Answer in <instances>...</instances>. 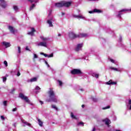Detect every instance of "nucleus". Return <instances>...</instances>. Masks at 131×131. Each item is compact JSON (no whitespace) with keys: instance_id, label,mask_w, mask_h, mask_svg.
<instances>
[{"instance_id":"obj_1","label":"nucleus","mask_w":131,"mask_h":131,"mask_svg":"<svg viewBox=\"0 0 131 131\" xmlns=\"http://www.w3.org/2000/svg\"><path fill=\"white\" fill-rule=\"evenodd\" d=\"M49 99L46 100V102H54V103H57L58 102V100H57V98H56V94H55V92H54V91L52 88L50 89V91L48 92Z\"/></svg>"},{"instance_id":"obj_2","label":"nucleus","mask_w":131,"mask_h":131,"mask_svg":"<svg viewBox=\"0 0 131 131\" xmlns=\"http://www.w3.org/2000/svg\"><path fill=\"white\" fill-rule=\"evenodd\" d=\"M69 36L71 39H75V38H82V37H86L88 34L86 33H80L79 34H76L73 32H71L69 33Z\"/></svg>"},{"instance_id":"obj_3","label":"nucleus","mask_w":131,"mask_h":131,"mask_svg":"<svg viewBox=\"0 0 131 131\" xmlns=\"http://www.w3.org/2000/svg\"><path fill=\"white\" fill-rule=\"evenodd\" d=\"M71 74L73 75H78V74H82V72L79 69H74L71 71Z\"/></svg>"},{"instance_id":"obj_4","label":"nucleus","mask_w":131,"mask_h":131,"mask_svg":"<svg viewBox=\"0 0 131 131\" xmlns=\"http://www.w3.org/2000/svg\"><path fill=\"white\" fill-rule=\"evenodd\" d=\"M19 98H20L21 100H24L26 103H30V102L29 99H28V97L27 96H25V95H24V94L23 93L19 94Z\"/></svg>"},{"instance_id":"obj_5","label":"nucleus","mask_w":131,"mask_h":131,"mask_svg":"<svg viewBox=\"0 0 131 131\" xmlns=\"http://www.w3.org/2000/svg\"><path fill=\"white\" fill-rule=\"evenodd\" d=\"M72 3L71 2H67L65 1H62V4L63 7H66V8H69L70 6H71V4Z\"/></svg>"},{"instance_id":"obj_6","label":"nucleus","mask_w":131,"mask_h":131,"mask_svg":"<svg viewBox=\"0 0 131 131\" xmlns=\"http://www.w3.org/2000/svg\"><path fill=\"white\" fill-rule=\"evenodd\" d=\"M102 121L103 122H104L105 124H106V125H107V126H108V127L110 126V123L111 122L110 120H109L108 118L103 119L102 120Z\"/></svg>"},{"instance_id":"obj_7","label":"nucleus","mask_w":131,"mask_h":131,"mask_svg":"<svg viewBox=\"0 0 131 131\" xmlns=\"http://www.w3.org/2000/svg\"><path fill=\"white\" fill-rule=\"evenodd\" d=\"M106 84H107V85H115L116 84H117V82L115 81H112V80H110V81H108V82H106Z\"/></svg>"},{"instance_id":"obj_8","label":"nucleus","mask_w":131,"mask_h":131,"mask_svg":"<svg viewBox=\"0 0 131 131\" xmlns=\"http://www.w3.org/2000/svg\"><path fill=\"white\" fill-rule=\"evenodd\" d=\"M89 13L90 14H94V13H102V11L97 9H95L93 11H90Z\"/></svg>"},{"instance_id":"obj_9","label":"nucleus","mask_w":131,"mask_h":131,"mask_svg":"<svg viewBox=\"0 0 131 131\" xmlns=\"http://www.w3.org/2000/svg\"><path fill=\"white\" fill-rule=\"evenodd\" d=\"M83 46V43L78 44L77 45V47L75 48L76 52H78L81 49Z\"/></svg>"},{"instance_id":"obj_10","label":"nucleus","mask_w":131,"mask_h":131,"mask_svg":"<svg viewBox=\"0 0 131 131\" xmlns=\"http://www.w3.org/2000/svg\"><path fill=\"white\" fill-rule=\"evenodd\" d=\"M55 6L56 8H63V1H61L60 3H55Z\"/></svg>"},{"instance_id":"obj_11","label":"nucleus","mask_w":131,"mask_h":131,"mask_svg":"<svg viewBox=\"0 0 131 131\" xmlns=\"http://www.w3.org/2000/svg\"><path fill=\"white\" fill-rule=\"evenodd\" d=\"M40 55H42L45 57H48V58H52L54 57V54L51 53L50 55H48V54L44 53L43 52H41Z\"/></svg>"},{"instance_id":"obj_12","label":"nucleus","mask_w":131,"mask_h":131,"mask_svg":"<svg viewBox=\"0 0 131 131\" xmlns=\"http://www.w3.org/2000/svg\"><path fill=\"white\" fill-rule=\"evenodd\" d=\"M35 31H36L35 30V29H34V28H31V32H29L28 33V34L29 35L33 36V35H34V32H35Z\"/></svg>"},{"instance_id":"obj_13","label":"nucleus","mask_w":131,"mask_h":131,"mask_svg":"<svg viewBox=\"0 0 131 131\" xmlns=\"http://www.w3.org/2000/svg\"><path fill=\"white\" fill-rule=\"evenodd\" d=\"M128 11V9H122L121 11L119 12V14H118V17L119 18H121V15H122V12H127Z\"/></svg>"},{"instance_id":"obj_14","label":"nucleus","mask_w":131,"mask_h":131,"mask_svg":"<svg viewBox=\"0 0 131 131\" xmlns=\"http://www.w3.org/2000/svg\"><path fill=\"white\" fill-rule=\"evenodd\" d=\"M8 29L10 30V32L14 34L15 33V29H14V27H13L11 26H8Z\"/></svg>"},{"instance_id":"obj_15","label":"nucleus","mask_w":131,"mask_h":131,"mask_svg":"<svg viewBox=\"0 0 131 131\" xmlns=\"http://www.w3.org/2000/svg\"><path fill=\"white\" fill-rule=\"evenodd\" d=\"M0 2H1V6L2 7V8H6L7 7V5H6V2L5 0H0Z\"/></svg>"},{"instance_id":"obj_16","label":"nucleus","mask_w":131,"mask_h":131,"mask_svg":"<svg viewBox=\"0 0 131 131\" xmlns=\"http://www.w3.org/2000/svg\"><path fill=\"white\" fill-rule=\"evenodd\" d=\"M39 47H45L47 48V42H40L37 44Z\"/></svg>"},{"instance_id":"obj_17","label":"nucleus","mask_w":131,"mask_h":131,"mask_svg":"<svg viewBox=\"0 0 131 131\" xmlns=\"http://www.w3.org/2000/svg\"><path fill=\"white\" fill-rule=\"evenodd\" d=\"M2 43L3 46H5L6 48H10V47H11V45H10V42L3 41Z\"/></svg>"},{"instance_id":"obj_18","label":"nucleus","mask_w":131,"mask_h":131,"mask_svg":"<svg viewBox=\"0 0 131 131\" xmlns=\"http://www.w3.org/2000/svg\"><path fill=\"white\" fill-rule=\"evenodd\" d=\"M47 22L48 24H49V27H53V26H54L53 25V23L52 22V21L51 20H47Z\"/></svg>"},{"instance_id":"obj_19","label":"nucleus","mask_w":131,"mask_h":131,"mask_svg":"<svg viewBox=\"0 0 131 131\" xmlns=\"http://www.w3.org/2000/svg\"><path fill=\"white\" fill-rule=\"evenodd\" d=\"M30 81L31 82H34L35 81H37V77H34V78H31L30 80Z\"/></svg>"},{"instance_id":"obj_20","label":"nucleus","mask_w":131,"mask_h":131,"mask_svg":"<svg viewBox=\"0 0 131 131\" xmlns=\"http://www.w3.org/2000/svg\"><path fill=\"white\" fill-rule=\"evenodd\" d=\"M71 116L73 119H77V118L76 117V116H74V115L73 114V113L72 112L71 113Z\"/></svg>"},{"instance_id":"obj_21","label":"nucleus","mask_w":131,"mask_h":131,"mask_svg":"<svg viewBox=\"0 0 131 131\" xmlns=\"http://www.w3.org/2000/svg\"><path fill=\"white\" fill-rule=\"evenodd\" d=\"M38 122L39 125H40V126H42V121H41L40 119H38Z\"/></svg>"},{"instance_id":"obj_22","label":"nucleus","mask_w":131,"mask_h":131,"mask_svg":"<svg viewBox=\"0 0 131 131\" xmlns=\"http://www.w3.org/2000/svg\"><path fill=\"white\" fill-rule=\"evenodd\" d=\"M57 81L58 83H59V85H60V86H62L63 84V82H62V81L60 80H57Z\"/></svg>"},{"instance_id":"obj_23","label":"nucleus","mask_w":131,"mask_h":131,"mask_svg":"<svg viewBox=\"0 0 131 131\" xmlns=\"http://www.w3.org/2000/svg\"><path fill=\"white\" fill-rule=\"evenodd\" d=\"M74 17L75 18H80L81 19H82V18H83V17H82V16L81 15H74Z\"/></svg>"},{"instance_id":"obj_24","label":"nucleus","mask_w":131,"mask_h":131,"mask_svg":"<svg viewBox=\"0 0 131 131\" xmlns=\"http://www.w3.org/2000/svg\"><path fill=\"white\" fill-rule=\"evenodd\" d=\"M13 9L14 10H15L16 12H18V10L19 8H18V6H13Z\"/></svg>"},{"instance_id":"obj_25","label":"nucleus","mask_w":131,"mask_h":131,"mask_svg":"<svg viewBox=\"0 0 131 131\" xmlns=\"http://www.w3.org/2000/svg\"><path fill=\"white\" fill-rule=\"evenodd\" d=\"M35 7V4H33L32 5V6L30 7V11H31Z\"/></svg>"},{"instance_id":"obj_26","label":"nucleus","mask_w":131,"mask_h":131,"mask_svg":"<svg viewBox=\"0 0 131 131\" xmlns=\"http://www.w3.org/2000/svg\"><path fill=\"white\" fill-rule=\"evenodd\" d=\"M81 125L82 126H84V123L83 122H80L78 123V125Z\"/></svg>"},{"instance_id":"obj_27","label":"nucleus","mask_w":131,"mask_h":131,"mask_svg":"<svg viewBox=\"0 0 131 131\" xmlns=\"http://www.w3.org/2000/svg\"><path fill=\"white\" fill-rule=\"evenodd\" d=\"M110 108V106L108 105L106 107H103L102 109L103 110H106V109H109Z\"/></svg>"},{"instance_id":"obj_28","label":"nucleus","mask_w":131,"mask_h":131,"mask_svg":"<svg viewBox=\"0 0 131 131\" xmlns=\"http://www.w3.org/2000/svg\"><path fill=\"white\" fill-rule=\"evenodd\" d=\"M40 38H41V39H42V40H43V41L48 40V38H45V37H42V36H41V37H40Z\"/></svg>"},{"instance_id":"obj_29","label":"nucleus","mask_w":131,"mask_h":131,"mask_svg":"<svg viewBox=\"0 0 131 131\" xmlns=\"http://www.w3.org/2000/svg\"><path fill=\"white\" fill-rule=\"evenodd\" d=\"M111 69H112V70H115V71H119L117 68H111Z\"/></svg>"},{"instance_id":"obj_30","label":"nucleus","mask_w":131,"mask_h":131,"mask_svg":"<svg viewBox=\"0 0 131 131\" xmlns=\"http://www.w3.org/2000/svg\"><path fill=\"white\" fill-rule=\"evenodd\" d=\"M52 107L53 108V109H56V110H58V107H56V105H52Z\"/></svg>"},{"instance_id":"obj_31","label":"nucleus","mask_w":131,"mask_h":131,"mask_svg":"<svg viewBox=\"0 0 131 131\" xmlns=\"http://www.w3.org/2000/svg\"><path fill=\"white\" fill-rule=\"evenodd\" d=\"M4 64H5V66H6V67H8V62H7V61L5 60V61H4Z\"/></svg>"},{"instance_id":"obj_32","label":"nucleus","mask_w":131,"mask_h":131,"mask_svg":"<svg viewBox=\"0 0 131 131\" xmlns=\"http://www.w3.org/2000/svg\"><path fill=\"white\" fill-rule=\"evenodd\" d=\"M26 51H29V52H31V50H30V49H29V48L28 47V46H26Z\"/></svg>"},{"instance_id":"obj_33","label":"nucleus","mask_w":131,"mask_h":131,"mask_svg":"<svg viewBox=\"0 0 131 131\" xmlns=\"http://www.w3.org/2000/svg\"><path fill=\"white\" fill-rule=\"evenodd\" d=\"M18 52L19 54H20V53H21V47H18Z\"/></svg>"},{"instance_id":"obj_34","label":"nucleus","mask_w":131,"mask_h":131,"mask_svg":"<svg viewBox=\"0 0 131 131\" xmlns=\"http://www.w3.org/2000/svg\"><path fill=\"white\" fill-rule=\"evenodd\" d=\"M3 82H5V81H7V78L6 77H4L3 78Z\"/></svg>"},{"instance_id":"obj_35","label":"nucleus","mask_w":131,"mask_h":131,"mask_svg":"<svg viewBox=\"0 0 131 131\" xmlns=\"http://www.w3.org/2000/svg\"><path fill=\"white\" fill-rule=\"evenodd\" d=\"M15 89H12L10 92L11 94H14V93H15Z\"/></svg>"},{"instance_id":"obj_36","label":"nucleus","mask_w":131,"mask_h":131,"mask_svg":"<svg viewBox=\"0 0 131 131\" xmlns=\"http://www.w3.org/2000/svg\"><path fill=\"white\" fill-rule=\"evenodd\" d=\"M8 102V101H4V102H3V104H4V106H7V103Z\"/></svg>"},{"instance_id":"obj_37","label":"nucleus","mask_w":131,"mask_h":131,"mask_svg":"<svg viewBox=\"0 0 131 131\" xmlns=\"http://www.w3.org/2000/svg\"><path fill=\"white\" fill-rule=\"evenodd\" d=\"M110 61H111V62H112V63H115V61L112 59V58H109Z\"/></svg>"},{"instance_id":"obj_38","label":"nucleus","mask_w":131,"mask_h":131,"mask_svg":"<svg viewBox=\"0 0 131 131\" xmlns=\"http://www.w3.org/2000/svg\"><path fill=\"white\" fill-rule=\"evenodd\" d=\"M95 77H96V78H99V74H96L95 75Z\"/></svg>"},{"instance_id":"obj_39","label":"nucleus","mask_w":131,"mask_h":131,"mask_svg":"<svg viewBox=\"0 0 131 131\" xmlns=\"http://www.w3.org/2000/svg\"><path fill=\"white\" fill-rule=\"evenodd\" d=\"M38 57L37 55L34 54V59H36Z\"/></svg>"},{"instance_id":"obj_40","label":"nucleus","mask_w":131,"mask_h":131,"mask_svg":"<svg viewBox=\"0 0 131 131\" xmlns=\"http://www.w3.org/2000/svg\"><path fill=\"white\" fill-rule=\"evenodd\" d=\"M35 90H37V91L40 90V88H39V86H37L35 88Z\"/></svg>"},{"instance_id":"obj_41","label":"nucleus","mask_w":131,"mask_h":131,"mask_svg":"<svg viewBox=\"0 0 131 131\" xmlns=\"http://www.w3.org/2000/svg\"><path fill=\"white\" fill-rule=\"evenodd\" d=\"M21 122H23V123H24L25 124H26V123H27V122H26L24 120H21Z\"/></svg>"},{"instance_id":"obj_42","label":"nucleus","mask_w":131,"mask_h":131,"mask_svg":"<svg viewBox=\"0 0 131 131\" xmlns=\"http://www.w3.org/2000/svg\"><path fill=\"white\" fill-rule=\"evenodd\" d=\"M28 2H30V3H34V2H35V0H28Z\"/></svg>"},{"instance_id":"obj_43","label":"nucleus","mask_w":131,"mask_h":131,"mask_svg":"<svg viewBox=\"0 0 131 131\" xmlns=\"http://www.w3.org/2000/svg\"><path fill=\"white\" fill-rule=\"evenodd\" d=\"M13 112L17 111V107H15L12 110Z\"/></svg>"},{"instance_id":"obj_44","label":"nucleus","mask_w":131,"mask_h":131,"mask_svg":"<svg viewBox=\"0 0 131 131\" xmlns=\"http://www.w3.org/2000/svg\"><path fill=\"white\" fill-rule=\"evenodd\" d=\"M20 75H21V73H20V72L18 71L17 72V76H20Z\"/></svg>"},{"instance_id":"obj_45","label":"nucleus","mask_w":131,"mask_h":131,"mask_svg":"<svg viewBox=\"0 0 131 131\" xmlns=\"http://www.w3.org/2000/svg\"><path fill=\"white\" fill-rule=\"evenodd\" d=\"M128 105H131V99H129L128 100Z\"/></svg>"},{"instance_id":"obj_46","label":"nucleus","mask_w":131,"mask_h":131,"mask_svg":"<svg viewBox=\"0 0 131 131\" xmlns=\"http://www.w3.org/2000/svg\"><path fill=\"white\" fill-rule=\"evenodd\" d=\"M26 124H27V125H28V126H31V124H30L29 123H28V122H27V123Z\"/></svg>"},{"instance_id":"obj_47","label":"nucleus","mask_w":131,"mask_h":131,"mask_svg":"<svg viewBox=\"0 0 131 131\" xmlns=\"http://www.w3.org/2000/svg\"><path fill=\"white\" fill-rule=\"evenodd\" d=\"M39 102L41 104V105H42V104H43V101H42L39 100Z\"/></svg>"},{"instance_id":"obj_48","label":"nucleus","mask_w":131,"mask_h":131,"mask_svg":"<svg viewBox=\"0 0 131 131\" xmlns=\"http://www.w3.org/2000/svg\"><path fill=\"white\" fill-rule=\"evenodd\" d=\"M1 119H3V120H4L5 119V117H4V116H1Z\"/></svg>"},{"instance_id":"obj_49","label":"nucleus","mask_w":131,"mask_h":131,"mask_svg":"<svg viewBox=\"0 0 131 131\" xmlns=\"http://www.w3.org/2000/svg\"><path fill=\"white\" fill-rule=\"evenodd\" d=\"M93 101H94V102H97V99L94 98V99H93Z\"/></svg>"},{"instance_id":"obj_50","label":"nucleus","mask_w":131,"mask_h":131,"mask_svg":"<svg viewBox=\"0 0 131 131\" xmlns=\"http://www.w3.org/2000/svg\"><path fill=\"white\" fill-rule=\"evenodd\" d=\"M92 131H96V128L94 127Z\"/></svg>"},{"instance_id":"obj_51","label":"nucleus","mask_w":131,"mask_h":131,"mask_svg":"<svg viewBox=\"0 0 131 131\" xmlns=\"http://www.w3.org/2000/svg\"><path fill=\"white\" fill-rule=\"evenodd\" d=\"M119 39H120V40L121 41V39H122V37H120Z\"/></svg>"},{"instance_id":"obj_52","label":"nucleus","mask_w":131,"mask_h":131,"mask_svg":"<svg viewBox=\"0 0 131 131\" xmlns=\"http://www.w3.org/2000/svg\"><path fill=\"white\" fill-rule=\"evenodd\" d=\"M45 63L46 64V65H48L49 63H48V62L47 61H45Z\"/></svg>"},{"instance_id":"obj_53","label":"nucleus","mask_w":131,"mask_h":131,"mask_svg":"<svg viewBox=\"0 0 131 131\" xmlns=\"http://www.w3.org/2000/svg\"><path fill=\"white\" fill-rule=\"evenodd\" d=\"M81 107H83V108H84V104H82V105H81Z\"/></svg>"},{"instance_id":"obj_54","label":"nucleus","mask_w":131,"mask_h":131,"mask_svg":"<svg viewBox=\"0 0 131 131\" xmlns=\"http://www.w3.org/2000/svg\"><path fill=\"white\" fill-rule=\"evenodd\" d=\"M61 34H58V36H61Z\"/></svg>"},{"instance_id":"obj_55","label":"nucleus","mask_w":131,"mask_h":131,"mask_svg":"<svg viewBox=\"0 0 131 131\" xmlns=\"http://www.w3.org/2000/svg\"><path fill=\"white\" fill-rule=\"evenodd\" d=\"M129 110H131V105H130V107L129 108Z\"/></svg>"},{"instance_id":"obj_56","label":"nucleus","mask_w":131,"mask_h":131,"mask_svg":"<svg viewBox=\"0 0 131 131\" xmlns=\"http://www.w3.org/2000/svg\"><path fill=\"white\" fill-rule=\"evenodd\" d=\"M47 66H48V67L49 68V67H50V64H47Z\"/></svg>"},{"instance_id":"obj_57","label":"nucleus","mask_w":131,"mask_h":131,"mask_svg":"<svg viewBox=\"0 0 131 131\" xmlns=\"http://www.w3.org/2000/svg\"><path fill=\"white\" fill-rule=\"evenodd\" d=\"M62 15H65V13H64V12H62Z\"/></svg>"},{"instance_id":"obj_58","label":"nucleus","mask_w":131,"mask_h":131,"mask_svg":"<svg viewBox=\"0 0 131 131\" xmlns=\"http://www.w3.org/2000/svg\"><path fill=\"white\" fill-rule=\"evenodd\" d=\"M128 11H131V9H130V10H128Z\"/></svg>"},{"instance_id":"obj_59","label":"nucleus","mask_w":131,"mask_h":131,"mask_svg":"<svg viewBox=\"0 0 131 131\" xmlns=\"http://www.w3.org/2000/svg\"><path fill=\"white\" fill-rule=\"evenodd\" d=\"M52 123H53V124H54V123H55V122H53Z\"/></svg>"}]
</instances>
